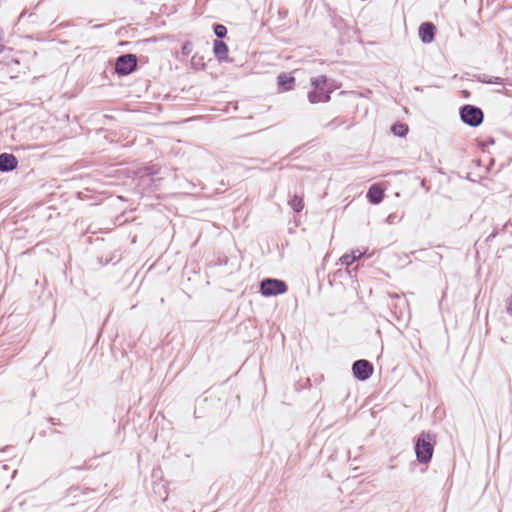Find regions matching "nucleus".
<instances>
[{
  "label": "nucleus",
  "mask_w": 512,
  "mask_h": 512,
  "mask_svg": "<svg viewBox=\"0 0 512 512\" xmlns=\"http://www.w3.org/2000/svg\"><path fill=\"white\" fill-rule=\"evenodd\" d=\"M312 90L308 93V100L312 104L328 102L330 94L337 88L329 83L326 76L321 75L311 79Z\"/></svg>",
  "instance_id": "nucleus-1"
},
{
  "label": "nucleus",
  "mask_w": 512,
  "mask_h": 512,
  "mask_svg": "<svg viewBox=\"0 0 512 512\" xmlns=\"http://www.w3.org/2000/svg\"><path fill=\"white\" fill-rule=\"evenodd\" d=\"M287 291L285 282L278 279H265L261 282L260 292L263 296H275Z\"/></svg>",
  "instance_id": "nucleus-2"
},
{
  "label": "nucleus",
  "mask_w": 512,
  "mask_h": 512,
  "mask_svg": "<svg viewBox=\"0 0 512 512\" xmlns=\"http://www.w3.org/2000/svg\"><path fill=\"white\" fill-rule=\"evenodd\" d=\"M460 115L463 122L472 127L480 125L483 121V112L481 109L471 105L464 106L461 109Z\"/></svg>",
  "instance_id": "nucleus-3"
},
{
  "label": "nucleus",
  "mask_w": 512,
  "mask_h": 512,
  "mask_svg": "<svg viewBox=\"0 0 512 512\" xmlns=\"http://www.w3.org/2000/svg\"><path fill=\"white\" fill-rule=\"evenodd\" d=\"M137 65V59L132 54H127L120 56L115 64V71L119 75H128L130 74Z\"/></svg>",
  "instance_id": "nucleus-4"
},
{
  "label": "nucleus",
  "mask_w": 512,
  "mask_h": 512,
  "mask_svg": "<svg viewBox=\"0 0 512 512\" xmlns=\"http://www.w3.org/2000/svg\"><path fill=\"white\" fill-rule=\"evenodd\" d=\"M353 374L360 380L368 379L373 373V366L367 360H357L352 367Z\"/></svg>",
  "instance_id": "nucleus-5"
},
{
  "label": "nucleus",
  "mask_w": 512,
  "mask_h": 512,
  "mask_svg": "<svg viewBox=\"0 0 512 512\" xmlns=\"http://www.w3.org/2000/svg\"><path fill=\"white\" fill-rule=\"evenodd\" d=\"M17 164L18 161L14 155L8 153L0 154V171H12L17 167Z\"/></svg>",
  "instance_id": "nucleus-6"
},
{
  "label": "nucleus",
  "mask_w": 512,
  "mask_h": 512,
  "mask_svg": "<svg viewBox=\"0 0 512 512\" xmlns=\"http://www.w3.org/2000/svg\"><path fill=\"white\" fill-rule=\"evenodd\" d=\"M435 27L431 23H423L419 28V36L424 43H430L434 39Z\"/></svg>",
  "instance_id": "nucleus-7"
},
{
  "label": "nucleus",
  "mask_w": 512,
  "mask_h": 512,
  "mask_svg": "<svg viewBox=\"0 0 512 512\" xmlns=\"http://www.w3.org/2000/svg\"><path fill=\"white\" fill-rule=\"evenodd\" d=\"M384 189L379 184H373L367 193L368 200L373 204H378L383 200Z\"/></svg>",
  "instance_id": "nucleus-8"
},
{
  "label": "nucleus",
  "mask_w": 512,
  "mask_h": 512,
  "mask_svg": "<svg viewBox=\"0 0 512 512\" xmlns=\"http://www.w3.org/2000/svg\"><path fill=\"white\" fill-rule=\"evenodd\" d=\"M437 444L435 436L430 433H422L416 442L415 448H433Z\"/></svg>",
  "instance_id": "nucleus-9"
},
{
  "label": "nucleus",
  "mask_w": 512,
  "mask_h": 512,
  "mask_svg": "<svg viewBox=\"0 0 512 512\" xmlns=\"http://www.w3.org/2000/svg\"><path fill=\"white\" fill-rule=\"evenodd\" d=\"M213 51H214L215 57L219 61H223V60L227 59L228 46L223 41L216 40L214 42Z\"/></svg>",
  "instance_id": "nucleus-10"
},
{
  "label": "nucleus",
  "mask_w": 512,
  "mask_h": 512,
  "mask_svg": "<svg viewBox=\"0 0 512 512\" xmlns=\"http://www.w3.org/2000/svg\"><path fill=\"white\" fill-rule=\"evenodd\" d=\"M365 254V251H360L359 249L351 251L349 254H344L340 261L343 265L350 266L353 264L356 260L361 258Z\"/></svg>",
  "instance_id": "nucleus-11"
},
{
  "label": "nucleus",
  "mask_w": 512,
  "mask_h": 512,
  "mask_svg": "<svg viewBox=\"0 0 512 512\" xmlns=\"http://www.w3.org/2000/svg\"><path fill=\"white\" fill-rule=\"evenodd\" d=\"M295 79L292 76H289L285 73H282L278 76V84L282 88L283 91H289L293 88Z\"/></svg>",
  "instance_id": "nucleus-12"
},
{
  "label": "nucleus",
  "mask_w": 512,
  "mask_h": 512,
  "mask_svg": "<svg viewBox=\"0 0 512 512\" xmlns=\"http://www.w3.org/2000/svg\"><path fill=\"white\" fill-rule=\"evenodd\" d=\"M289 205L295 212H300L304 208L303 198L301 196L294 195L289 200Z\"/></svg>",
  "instance_id": "nucleus-13"
},
{
  "label": "nucleus",
  "mask_w": 512,
  "mask_h": 512,
  "mask_svg": "<svg viewBox=\"0 0 512 512\" xmlns=\"http://www.w3.org/2000/svg\"><path fill=\"white\" fill-rule=\"evenodd\" d=\"M434 450H415L417 460L421 463H428L433 455Z\"/></svg>",
  "instance_id": "nucleus-14"
},
{
  "label": "nucleus",
  "mask_w": 512,
  "mask_h": 512,
  "mask_svg": "<svg viewBox=\"0 0 512 512\" xmlns=\"http://www.w3.org/2000/svg\"><path fill=\"white\" fill-rule=\"evenodd\" d=\"M391 129L394 135L400 137H404L408 133V126L405 124H394Z\"/></svg>",
  "instance_id": "nucleus-15"
},
{
  "label": "nucleus",
  "mask_w": 512,
  "mask_h": 512,
  "mask_svg": "<svg viewBox=\"0 0 512 512\" xmlns=\"http://www.w3.org/2000/svg\"><path fill=\"white\" fill-rule=\"evenodd\" d=\"M214 32L218 38H224L227 34V29L224 25L217 24L214 27Z\"/></svg>",
  "instance_id": "nucleus-16"
},
{
  "label": "nucleus",
  "mask_w": 512,
  "mask_h": 512,
  "mask_svg": "<svg viewBox=\"0 0 512 512\" xmlns=\"http://www.w3.org/2000/svg\"><path fill=\"white\" fill-rule=\"evenodd\" d=\"M483 82L493 83V84H503V79L500 77H490L488 79L484 78Z\"/></svg>",
  "instance_id": "nucleus-17"
},
{
  "label": "nucleus",
  "mask_w": 512,
  "mask_h": 512,
  "mask_svg": "<svg viewBox=\"0 0 512 512\" xmlns=\"http://www.w3.org/2000/svg\"><path fill=\"white\" fill-rule=\"evenodd\" d=\"M182 51L184 54H189L190 51H191V44L190 43H185L182 47Z\"/></svg>",
  "instance_id": "nucleus-18"
},
{
  "label": "nucleus",
  "mask_w": 512,
  "mask_h": 512,
  "mask_svg": "<svg viewBox=\"0 0 512 512\" xmlns=\"http://www.w3.org/2000/svg\"><path fill=\"white\" fill-rule=\"evenodd\" d=\"M508 311L512 314V295L508 298Z\"/></svg>",
  "instance_id": "nucleus-19"
},
{
  "label": "nucleus",
  "mask_w": 512,
  "mask_h": 512,
  "mask_svg": "<svg viewBox=\"0 0 512 512\" xmlns=\"http://www.w3.org/2000/svg\"><path fill=\"white\" fill-rule=\"evenodd\" d=\"M2 50H3V46H0V52H2Z\"/></svg>",
  "instance_id": "nucleus-20"
},
{
  "label": "nucleus",
  "mask_w": 512,
  "mask_h": 512,
  "mask_svg": "<svg viewBox=\"0 0 512 512\" xmlns=\"http://www.w3.org/2000/svg\"><path fill=\"white\" fill-rule=\"evenodd\" d=\"M0 46H3V45L0 43Z\"/></svg>",
  "instance_id": "nucleus-21"
}]
</instances>
